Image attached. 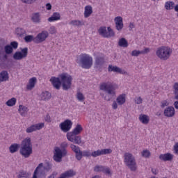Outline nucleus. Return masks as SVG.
Instances as JSON below:
<instances>
[{
	"instance_id": "1",
	"label": "nucleus",
	"mask_w": 178,
	"mask_h": 178,
	"mask_svg": "<svg viewBox=\"0 0 178 178\" xmlns=\"http://www.w3.org/2000/svg\"><path fill=\"white\" fill-rule=\"evenodd\" d=\"M73 78L67 73H63L58 77L51 76L50 81L56 90H60V86L64 91H67L72 88V81Z\"/></svg>"
},
{
	"instance_id": "2",
	"label": "nucleus",
	"mask_w": 178,
	"mask_h": 178,
	"mask_svg": "<svg viewBox=\"0 0 178 178\" xmlns=\"http://www.w3.org/2000/svg\"><path fill=\"white\" fill-rule=\"evenodd\" d=\"M99 90L105 92V94L100 93L101 97L104 98V101L109 102L114 97H116V88L110 81L101 83Z\"/></svg>"
},
{
	"instance_id": "3",
	"label": "nucleus",
	"mask_w": 178,
	"mask_h": 178,
	"mask_svg": "<svg viewBox=\"0 0 178 178\" xmlns=\"http://www.w3.org/2000/svg\"><path fill=\"white\" fill-rule=\"evenodd\" d=\"M19 154L24 158H30L33 154V143H31V138H26L22 141Z\"/></svg>"
},
{
	"instance_id": "4",
	"label": "nucleus",
	"mask_w": 178,
	"mask_h": 178,
	"mask_svg": "<svg viewBox=\"0 0 178 178\" xmlns=\"http://www.w3.org/2000/svg\"><path fill=\"white\" fill-rule=\"evenodd\" d=\"M59 147H56L54 152V160L55 162H62V158L67 155V150L66 148L69 147L67 142H63Z\"/></svg>"
},
{
	"instance_id": "5",
	"label": "nucleus",
	"mask_w": 178,
	"mask_h": 178,
	"mask_svg": "<svg viewBox=\"0 0 178 178\" xmlns=\"http://www.w3.org/2000/svg\"><path fill=\"white\" fill-rule=\"evenodd\" d=\"M172 52H173L172 48L168 46H161L156 49V55L161 60H168L170 58Z\"/></svg>"
},
{
	"instance_id": "6",
	"label": "nucleus",
	"mask_w": 178,
	"mask_h": 178,
	"mask_svg": "<svg viewBox=\"0 0 178 178\" xmlns=\"http://www.w3.org/2000/svg\"><path fill=\"white\" fill-rule=\"evenodd\" d=\"M124 162L126 166L130 169L131 172H136V170H137V163L136 162V158L131 153H124Z\"/></svg>"
},
{
	"instance_id": "7",
	"label": "nucleus",
	"mask_w": 178,
	"mask_h": 178,
	"mask_svg": "<svg viewBox=\"0 0 178 178\" xmlns=\"http://www.w3.org/2000/svg\"><path fill=\"white\" fill-rule=\"evenodd\" d=\"M80 62L83 69H90L92 66V57L86 54L80 55Z\"/></svg>"
},
{
	"instance_id": "8",
	"label": "nucleus",
	"mask_w": 178,
	"mask_h": 178,
	"mask_svg": "<svg viewBox=\"0 0 178 178\" xmlns=\"http://www.w3.org/2000/svg\"><path fill=\"white\" fill-rule=\"evenodd\" d=\"M98 31L99 35H102L104 38H111L115 35V31L109 26L107 27V31L106 26H101Z\"/></svg>"
},
{
	"instance_id": "9",
	"label": "nucleus",
	"mask_w": 178,
	"mask_h": 178,
	"mask_svg": "<svg viewBox=\"0 0 178 178\" xmlns=\"http://www.w3.org/2000/svg\"><path fill=\"white\" fill-rule=\"evenodd\" d=\"M47 171L42 167V163L38 164L34 170L32 178H45L47 176Z\"/></svg>"
},
{
	"instance_id": "10",
	"label": "nucleus",
	"mask_w": 178,
	"mask_h": 178,
	"mask_svg": "<svg viewBox=\"0 0 178 178\" xmlns=\"http://www.w3.org/2000/svg\"><path fill=\"white\" fill-rule=\"evenodd\" d=\"M48 37H49V33L48 31H42L35 37V44H41V42H44V41H45Z\"/></svg>"
},
{
	"instance_id": "11",
	"label": "nucleus",
	"mask_w": 178,
	"mask_h": 178,
	"mask_svg": "<svg viewBox=\"0 0 178 178\" xmlns=\"http://www.w3.org/2000/svg\"><path fill=\"white\" fill-rule=\"evenodd\" d=\"M44 126V122L32 124L26 128V133H27L28 134L30 133H34V131H37L38 130H41V129H43Z\"/></svg>"
},
{
	"instance_id": "12",
	"label": "nucleus",
	"mask_w": 178,
	"mask_h": 178,
	"mask_svg": "<svg viewBox=\"0 0 178 178\" xmlns=\"http://www.w3.org/2000/svg\"><path fill=\"white\" fill-rule=\"evenodd\" d=\"M72 126H73V122L70 120H65L60 124V128L64 133H67L72 129Z\"/></svg>"
},
{
	"instance_id": "13",
	"label": "nucleus",
	"mask_w": 178,
	"mask_h": 178,
	"mask_svg": "<svg viewBox=\"0 0 178 178\" xmlns=\"http://www.w3.org/2000/svg\"><path fill=\"white\" fill-rule=\"evenodd\" d=\"M70 148L74 152H75V156L77 161H81V159L83 158V152L80 150V147L79 146H76V145L71 144Z\"/></svg>"
},
{
	"instance_id": "14",
	"label": "nucleus",
	"mask_w": 178,
	"mask_h": 178,
	"mask_svg": "<svg viewBox=\"0 0 178 178\" xmlns=\"http://www.w3.org/2000/svg\"><path fill=\"white\" fill-rule=\"evenodd\" d=\"M107 154H112V149H98L92 152V156L93 158H97V156H99L101 155H106Z\"/></svg>"
},
{
	"instance_id": "15",
	"label": "nucleus",
	"mask_w": 178,
	"mask_h": 178,
	"mask_svg": "<svg viewBox=\"0 0 178 178\" xmlns=\"http://www.w3.org/2000/svg\"><path fill=\"white\" fill-rule=\"evenodd\" d=\"M105 63V57L104 56H98L95 60V67L96 69H101L102 65Z\"/></svg>"
},
{
	"instance_id": "16",
	"label": "nucleus",
	"mask_w": 178,
	"mask_h": 178,
	"mask_svg": "<svg viewBox=\"0 0 178 178\" xmlns=\"http://www.w3.org/2000/svg\"><path fill=\"white\" fill-rule=\"evenodd\" d=\"M114 22L116 30H118V31H122L124 27L123 18L120 16H118L114 19Z\"/></svg>"
},
{
	"instance_id": "17",
	"label": "nucleus",
	"mask_w": 178,
	"mask_h": 178,
	"mask_svg": "<svg viewBox=\"0 0 178 178\" xmlns=\"http://www.w3.org/2000/svg\"><path fill=\"white\" fill-rule=\"evenodd\" d=\"M67 138L68 141L74 143V144H77L80 145L81 143V136L77 135H67Z\"/></svg>"
},
{
	"instance_id": "18",
	"label": "nucleus",
	"mask_w": 178,
	"mask_h": 178,
	"mask_svg": "<svg viewBox=\"0 0 178 178\" xmlns=\"http://www.w3.org/2000/svg\"><path fill=\"white\" fill-rule=\"evenodd\" d=\"M83 131V127L81 124H77L74 130L71 132L67 133V135L79 136Z\"/></svg>"
},
{
	"instance_id": "19",
	"label": "nucleus",
	"mask_w": 178,
	"mask_h": 178,
	"mask_svg": "<svg viewBox=\"0 0 178 178\" xmlns=\"http://www.w3.org/2000/svg\"><path fill=\"white\" fill-rule=\"evenodd\" d=\"M164 116L167 118H173L175 116V108L173 106H168L164 110Z\"/></svg>"
},
{
	"instance_id": "20",
	"label": "nucleus",
	"mask_w": 178,
	"mask_h": 178,
	"mask_svg": "<svg viewBox=\"0 0 178 178\" xmlns=\"http://www.w3.org/2000/svg\"><path fill=\"white\" fill-rule=\"evenodd\" d=\"M159 158L161 161H163L164 162L170 161L173 160V154L170 153H165L160 154Z\"/></svg>"
},
{
	"instance_id": "21",
	"label": "nucleus",
	"mask_w": 178,
	"mask_h": 178,
	"mask_svg": "<svg viewBox=\"0 0 178 178\" xmlns=\"http://www.w3.org/2000/svg\"><path fill=\"white\" fill-rule=\"evenodd\" d=\"M76 172L74 170H69L61 174L63 178H70L76 176Z\"/></svg>"
},
{
	"instance_id": "22",
	"label": "nucleus",
	"mask_w": 178,
	"mask_h": 178,
	"mask_svg": "<svg viewBox=\"0 0 178 178\" xmlns=\"http://www.w3.org/2000/svg\"><path fill=\"white\" fill-rule=\"evenodd\" d=\"M37 81V78L33 77L29 79V84L26 86V89L28 91H31L34 87H35V83Z\"/></svg>"
},
{
	"instance_id": "23",
	"label": "nucleus",
	"mask_w": 178,
	"mask_h": 178,
	"mask_svg": "<svg viewBox=\"0 0 178 178\" xmlns=\"http://www.w3.org/2000/svg\"><path fill=\"white\" fill-rule=\"evenodd\" d=\"M18 111L19 112L21 116H26L27 115V112H29V108L26 106L19 105Z\"/></svg>"
},
{
	"instance_id": "24",
	"label": "nucleus",
	"mask_w": 178,
	"mask_h": 178,
	"mask_svg": "<svg viewBox=\"0 0 178 178\" xmlns=\"http://www.w3.org/2000/svg\"><path fill=\"white\" fill-rule=\"evenodd\" d=\"M139 120L143 124H148L149 123V118L145 114H141L139 116Z\"/></svg>"
},
{
	"instance_id": "25",
	"label": "nucleus",
	"mask_w": 178,
	"mask_h": 178,
	"mask_svg": "<svg viewBox=\"0 0 178 178\" xmlns=\"http://www.w3.org/2000/svg\"><path fill=\"white\" fill-rule=\"evenodd\" d=\"M9 80V74L8 71H2L0 73V83L2 81H8Z\"/></svg>"
},
{
	"instance_id": "26",
	"label": "nucleus",
	"mask_w": 178,
	"mask_h": 178,
	"mask_svg": "<svg viewBox=\"0 0 178 178\" xmlns=\"http://www.w3.org/2000/svg\"><path fill=\"white\" fill-rule=\"evenodd\" d=\"M19 148H20L19 144L13 143L9 147V151L10 154H15V152H17L19 151Z\"/></svg>"
},
{
	"instance_id": "27",
	"label": "nucleus",
	"mask_w": 178,
	"mask_h": 178,
	"mask_svg": "<svg viewBox=\"0 0 178 178\" xmlns=\"http://www.w3.org/2000/svg\"><path fill=\"white\" fill-rule=\"evenodd\" d=\"M92 15V7L91 6H86L85 7L84 17H90Z\"/></svg>"
},
{
	"instance_id": "28",
	"label": "nucleus",
	"mask_w": 178,
	"mask_h": 178,
	"mask_svg": "<svg viewBox=\"0 0 178 178\" xmlns=\"http://www.w3.org/2000/svg\"><path fill=\"white\" fill-rule=\"evenodd\" d=\"M60 20V13H54L52 16L48 18V22H56Z\"/></svg>"
},
{
	"instance_id": "29",
	"label": "nucleus",
	"mask_w": 178,
	"mask_h": 178,
	"mask_svg": "<svg viewBox=\"0 0 178 178\" xmlns=\"http://www.w3.org/2000/svg\"><path fill=\"white\" fill-rule=\"evenodd\" d=\"M51 95L49 92L45 91L42 92L40 98L42 101H49L51 99Z\"/></svg>"
},
{
	"instance_id": "30",
	"label": "nucleus",
	"mask_w": 178,
	"mask_h": 178,
	"mask_svg": "<svg viewBox=\"0 0 178 178\" xmlns=\"http://www.w3.org/2000/svg\"><path fill=\"white\" fill-rule=\"evenodd\" d=\"M116 101L118 105H123L126 102V94L120 95L117 97Z\"/></svg>"
},
{
	"instance_id": "31",
	"label": "nucleus",
	"mask_w": 178,
	"mask_h": 178,
	"mask_svg": "<svg viewBox=\"0 0 178 178\" xmlns=\"http://www.w3.org/2000/svg\"><path fill=\"white\" fill-rule=\"evenodd\" d=\"M31 20L33 23H41L40 13H33L32 15Z\"/></svg>"
},
{
	"instance_id": "32",
	"label": "nucleus",
	"mask_w": 178,
	"mask_h": 178,
	"mask_svg": "<svg viewBox=\"0 0 178 178\" xmlns=\"http://www.w3.org/2000/svg\"><path fill=\"white\" fill-rule=\"evenodd\" d=\"M15 33L18 37H24L26 34H27V32L24 29L18 27L15 29Z\"/></svg>"
},
{
	"instance_id": "33",
	"label": "nucleus",
	"mask_w": 178,
	"mask_h": 178,
	"mask_svg": "<svg viewBox=\"0 0 178 178\" xmlns=\"http://www.w3.org/2000/svg\"><path fill=\"white\" fill-rule=\"evenodd\" d=\"M119 47H122V48H127L129 47V42L124 38H122L118 41Z\"/></svg>"
},
{
	"instance_id": "34",
	"label": "nucleus",
	"mask_w": 178,
	"mask_h": 178,
	"mask_svg": "<svg viewBox=\"0 0 178 178\" xmlns=\"http://www.w3.org/2000/svg\"><path fill=\"white\" fill-rule=\"evenodd\" d=\"M108 72H115L116 73H124L122 72V69L119 68L118 66H113L112 65H108Z\"/></svg>"
},
{
	"instance_id": "35",
	"label": "nucleus",
	"mask_w": 178,
	"mask_h": 178,
	"mask_svg": "<svg viewBox=\"0 0 178 178\" xmlns=\"http://www.w3.org/2000/svg\"><path fill=\"white\" fill-rule=\"evenodd\" d=\"M70 24H71V26H76V27H79V26H84L85 23L83 21H81V20H72L70 22Z\"/></svg>"
},
{
	"instance_id": "36",
	"label": "nucleus",
	"mask_w": 178,
	"mask_h": 178,
	"mask_svg": "<svg viewBox=\"0 0 178 178\" xmlns=\"http://www.w3.org/2000/svg\"><path fill=\"white\" fill-rule=\"evenodd\" d=\"M13 59H15V60H22V59H24V58L23 57L22 52L20 51H16L13 56Z\"/></svg>"
},
{
	"instance_id": "37",
	"label": "nucleus",
	"mask_w": 178,
	"mask_h": 178,
	"mask_svg": "<svg viewBox=\"0 0 178 178\" xmlns=\"http://www.w3.org/2000/svg\"><path fill=\"white\" fill-rule=\"evenodd\" d=\"M3 51L7 55H10V54H13V49H12V47H10V45L9 44L3 47Z\"/></svg>"
},
{
	"instance_id": "38",
	"label": "nucleus",
	"mask_w": 178,
	"mask_h": 178,
	"mask_svg": "<svg viewBox=\"0 0 178 178\" xmlns=\"http://www.w3.org/2000/svg\"><path fill=\"white\" fill-rule=\"evenodd\" d=\"M24 40L25 42H31L32 41H33V42H35V38H34V35H28L25 36Z\"/></svg>"
},
{
	"instance_id": "39",
	"label": "nucleus",
	"mask_w": 178,
	"mask_h": 178,
	"mask_svg": "<svg viewBox=\"0 0 178 178\" xmlns=\"http://www.w3.org/2000/svg\"><path fill=\"white\" fill-rule=\"evenodd\" d=\"M7 106H15L16 105V98L13 97L6 102Z\"/></svg>"
},
{
	"instance_id": "40",
	"label": "nucleus",
	"mask_w": 178,
	"mask_h": 178,
	"mask_svg": "<svg viewBox=\"0 0 178 178\" xmlns=\"http://www.w3.org/2000/svg\"><path fill=\"white\" fill-rule=\"evenodd\" d=\"M42 168H44V171L49 172V170L52 169V165L51 163H49V162L47 161L44 163V165L42 163Z\"/></svg>"
},
{
	"instance_id": "41",
	"label": "nucleus",
	"mask_w": 178,
	"mask_h": 178,
	"mask_svg": "<svg viewBox=\"0 0 178 178\" xmlns=\"http://www.w3.org/2000/svg\"><path fill=\"white\" fill-rule=\"evenodd\" d=\"M174 94H175V99L178 100V82L174 83Z\"/></svg>"
},
{
	"instance_id": "42",
	"label": "nucleus",
	"mask_w": 178,
	"mask_h": 178,
	"mask_svg": "<svg viewBox=\"0 0 178 178\" xmlns=\"http://www.w3.org/2000/svg\"><path fill=\"white\" fill-rule=\"evenodd\" d=\"M76 99L79 102H84V99H86V97H84V95L81 93V92H78L76 93Z\"/></svg>"
},
{
	"instance_id": "43",
	"label": "nucleus",
	"mask_w": 178,
	"mask_h": 178,
	"mask_svg": "<svg viewBox=\"0 0 178 178\" xmlns=\"http://www.w3.org/2000/svg\"><path fill=\"white\" fill-rule=\"evenodd\" d=\"M141 156L143 158H149L151 156V152L148 149H145L141 152Z\"/></svg>"
},
{
	"instance_id": "44",
	"label": "nucleus",
	"mask_w": 178,
	"mask_h": 178,
	"mask_svg": "<svg viewBox=\"0 0 178 178\" xmlns=\"http://www.w3.org/2000/svg\"><path fill=\"white\" fill-rule=\"evenodd\" d=\"M21 54L24 58H27V55H29V48L24 47V49H21Z\"/></svg>"
},
{
	"instance_id": "45",
	"label": "nucleus",
	"mask_w": 178,
	"mask_h": 178,
	"mask_svg": "<svg viewBox=\"0 0 178 178\" xmlns=\"http://www.w3.org/2000/svg\"><path fill=\"white\" fill-rule=\"evenodd\" d=\"M104 168H105V166L97 165L95 166L94 172H103Z\"/></svg>"
},
{
	"instance_id": "46",
	"label": "nucleus",
	"mask_w": 178,
	"mask_h": 178,
	"mask_svg": "<svg viewBox=\"0 0 178 178\" xmlns=\"http://www.w3.org/2000/svg\"><path fill=\"white\" fill-rule=\"evenodd\" d=\"M12 49H17V47H19V43L16 41L11 42L9 44Z\"/></svg>"
},
{
	"instance_id": "47",
	"label": "nucleus",
	"mask_w": 178,
	"mask_h": 178,
	"mask_svg": "<svg viewBox=\"0 0 178 178\" xmlns=\"http://www.w3.org/2000/svg\"><path fill=\"white\" fill-rule=\"evenodd\" d=\"M18 178H23V177H29V173L27 172H21L19 174L17 175Z\"/></svg>"
},
{
	"instance_id": "48",
	"label": "nucleus",
	"mask_w": 178,
	"mask_h": 178,
	"mask_svg": "<svg viewBox=\"0 0 178 178\" xmlns=\"http://www.w3.org/2000/svg\"><path fill=\"white\" fill-rule=\"evenodd\" d=\"M134 102L136 105H141V104H143V98H141V97H136Z\"/></svg>"
},
{
	"instance_id": "49",
	"label": "nucleus",
	"mask_w": 178,
	"mask_h": 178,
	"mask_svg": "<svg viewBox=\"0 0 178 178\" xmlns=\"http://www.w3.org/2000/svg\"><path fill=\"white\" fill-rule=\"evenodd\" d=\"M141 51L140 50H134L131 51V56H138V55H141Z\"/></svg>"
},
{
	"instance_id": "50",
	"label": "nucleus",
	"mask_w": 178,
	"mask_h": 178,
	"mask_svg": "<svg viewBox=\"0 0 178 178\" xmlns=\"http://www.w3.org/2000/svg\"><path fill=\"white\" fill-rule=\"evenodd\" d=\"M103 173H104V175H108V176L112 175V173L111 172V169H109V168H106V167H104Z\"/></svg>"
},
{
	"instance_id": "51",
	"label": "nucleus",
	"mask_w": 178,
	"mask_h": 178,
	"mask_svg": "<svg viewBox=\"0 0 178 178\" xmlns=\"http://www.w3.org/2000/svg\"><path fill=\"white\" fill-rule=\"evenodd\" d=\"M3 54H5V51H3V44H0V60H2Z\"/></svg>"
},
{
	"instance_id": "52",
	"label": "nucleus",
	"mask_w": 178,
	"mask_h": 178,
	"mask_svg": "<svg viewBox=\"0 0 178 178\" xmlns=\"http://www.w3.org/2000/svg\"><path fill=\"white\" fill-rule=\"evenodd\" d=\"M49 34H56V29H55V26H52L49 29Z\"/></svg>"
},
{
	"instance_id": "53",
	"label": "nucleus",
	"mask_w": 178,
	"mask_h": 178,
	"mask_svg": "<svg viewBox=\"0 0 178 178\" xmlns=\"http://www.w3.org/2000/svg\"><path fill=\"white\" fill-rule=\"evenodd\" d=\"M23 3H28L29 5H31V3H34L35 1L37 0H22Z\"/></svg>"
},
{
	"instance_id": "54",
	"label": "nucleus",
	"mask_w": 178,
	"mask_h": 178,
	"mask_svg": "<svg viewBox=\"0 0 178 178\" xmlns=\"http://www.w3.org/2000/svg\"><path fill=\"white\" fill-rule=\"evenodd\" d=\"M83 156H92V153L88 152V151H85L83 152V153L82 154Z\"/></svg>"
},
{
	"instance_id": "55",
	"label": "nucleus",
	"mask_w": 178,
	"mask_h": 178,
	"mask_svg": "<svg viewBox=\"0 0 178 178\" xmlns=\"http://www.w3.org/2000/svg\"><path fill=\"white\" fill-rule=\"evenodd\" d=\"M165 8L167 10H170L171 8H170V1H167L165 3Z\"/></svg>"
},
{
	"instance_id": "56",
	"label": "nucleus",
	"mask_w": 178,
	"mask_h": 178,
	"mask_svg": "<svg viewBox=\"0 0 178 178\" xmlns=\"http://www.w3.org/2000/svg\"><path fill=\"white\" fill-rule=\"evenodd\" d=\"M169 104H168V101L165 100L161 102V108H165V106H168Z\"/></svg>"
},
{
	"instance_id": "57",
	"label": "nucleus",
	"mask_w": 178,
	"mask_h": 178,
	"mask_svg": "<svg viewBox=\"0 0 178 178\" xmlns=\"http://www.w3.org/2000/svg\"><path fill=\"white\" fill-rule=\"evenodd\" d=\"M142 54H148L149 52V48L146 47L143 51H140Z\"/></svg>"
},
{
	"instance_id": "58",
	"label": "nucleus",
	"mask_w": 178,
	"mask_h": 178,
	"mask_svg": "<svg viewBox=\"0 0 178 178\" xmlns=\"http://www.w3.org/2000/svg\"><path fill=\"white\" fill-rule=\"evenodd\" d=\"M174 151L175 154H178V143H175L174 145Z\"/></svg>"
},
{
	"instance_id": "59",
	"label": "nucleus",
	"mask_w": 178,
	"mask_h": 178,
	"mask_svg": "<svg viewBox=\"0 0 178 178\" xmlns=\"http://www.w3.org/2000/svg\"><path fill=\"white\" fill-rule=\"evenodd\" d=\"M152 172L153 173V175H158V173H159V171L158 170V169H155V168H152Z\"/></svg>"
},
{
	"instance_id": "60",
	"label": "nucleus",
	"mask_w": 178,
	"mask_h": 178,
	"mask_svg": "<svg viewBox=\"0 0 178 178\" xmlns=\"http://www.w3.org/2000/svg\"><path fill=\"white\" fill-rule=\"evenodd\" d=\"M46 8L47 10H51L52 9V6L51 3H48L46 4Z\"/></svg>"
},
{
	"instance_id": "61",
	"label": "nucleus",
	"mask_w": 178,
	"mask_h": 178,
	"mask_svg": "<svg viewBox=\"0 0 178 178\" xmlns=\"http://www.w3.org/2000/svg\"><path fill=\"white\" fill-rule=\"evenodd\" d=\"M112 106H113V109H118V103H116V102L114 101L113 102Z\"/></svg>"
},
{
	"instance_id": "62",
	"label": "nucleus",
	"mask_w": 178,
	"mask_h": 178,
	"mask_svg": "<svg viewBox=\"0 0 178 178\" xmlns=\"http://www.w3.org/2000/svg\"><path fill=\"white\" fill-rule=\"evenodd\" d=\"M134 27H136V26L134 25V23H130L129 24V31H131V30H133V29H134Z\"/></svg>"
},
{
	"instance_id": "63",
	"label": "nucleus",
	"mask_w": 178,
	"mask_h": 178,
	"mask_svg": "<svg viewBox=\"0 0 178 178\" xmlns=\"http://www.w3.org/2000/svg\"><path fill=\"white\" fill-rule=\"evenodd\" d=\"M2 59H3V60H7V59H8V54H3Z\"/></svg>"
},
{
	"instance_id": "64",
	"label": "nucleus",
	"mask_w": 178,
	"mask_h": 178,
	"mask_svg": "<svg viewBox=\"0 0 178 178\" xmlns=\"http://www.w3.org/2000/svg\"><path fill=\"white\" fill-rule=\"evenodd\" d=\"M174 106H175V109H178V101H177L174 103Z\"/></svg>"
}]
</instances>
